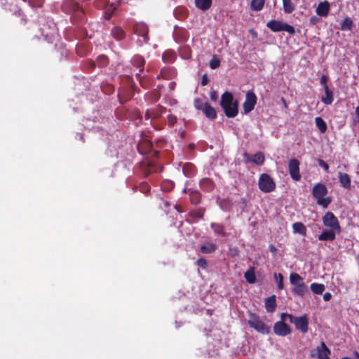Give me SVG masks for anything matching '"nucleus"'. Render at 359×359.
Instances as JSON below:
<instances>
[{"instance_id":"f03ea898","label":"nucleus","mask_w":359,"mask_h":359,"mask_svg":"<svg viewBox=\"0 0 359 359\" xmlns=\"http://www.w3.org/2000/svg\"><path fill=\"white\" fill-rule=\"evenodd\" d=\"M62 11L69 15H74L79 20L85 18V13L83 8L74 0H64L61 4Z\"/></svg>"},{"instance_id":"3c124183","label":"nucleus","mask_w":359,"mask_h":359,"mask_svg":"<svg viewBox=\"0 0 359 359\" xmlns=\"http://www.w3.org/2000/svg\"><path fill=\"white\" fill-rule=\"evenodd\" d=\"M138 189L141 192L147 194L150 191L151 187L147 182H142L140 184Z\"/></svg>"},{"instance_id":"7c9ffc66","label":"nucleus","mask_w":359,"mask_h":359,"mask_svg":"<svg viewBox=\"0 0 359 359\" xmlns=\"http://www.w3.org/2000/svg\"><path fill=\"white\" fill-rule=\"evenodd\" d=\"M210 226L215 234L222 236L223 237L227 236V233L224 231V226L223 224L212 222L211 223Z\"/></svg>"},{"instance_id":"9b49d317","label":"nucleus","mask_w":359,"mask_h":359,"mask_svg":"<svg viewBox=\"0 0 359 359\" xmlns=\"http://www.w3.org/2000/svg\"><path fill=\"white\" fill-rule=\"evenodd\" d=\"M257 100V96L253 91H248L246 93L245 100L243 105L244 114H248L254 109Z\"/></svg>"},{"instance_id":"a211bd4d","label":"nucleus","mask_w":359,"mask_h":359,"mask_svg":"<svg viewBox=\"0 0 359 359\" xmlns=\"http://www.w3.org/2000/svg\"><path fill=\"white\" fill-rule=\"evenodd\" d=\"M111 36L116 41H120L126 38V32L121 26H115L111 29Z\"/></svg>"},{"instance_id":"c85d7f7f","label":"nucleus","mask_w":359,"mask_h":359,"mask_svg":"<svg viewBox=\"0 0 359 359\" xmlns=\"http://www.w3.org/2000/svg\"><path fill=\"white\" fill-rule=\"evenodd\" d=\"M308 292H309L308 287L304 283L298 284V285H296V287H294L292 290V293L294 295L299 296V297H302V296L305 295L306 293H308Z\"/></svg>"},{"instance_id":"4c0bfd02","label":"nucleus","mask_w":359,"mask_h":359,"mask_svg":"<svg viewBox=\"0 0 359 359\" xmlns=\"http://www.w3.org/2000/svg\"><path fill=\"white\" fill-rule=\"evenodd\" d=\"M265 161V156L262 151H258L255 154L253 155L252 162L257 165H262L264 164Z\"/></svg>"},{"instance_id":"f3484780","label":"nucleus","mask_w":359,"mask_h":359,"mask_svg":"<svg viewBox=\"0 0 359 359\" xmlns=\"http://www.w3.org/2000/svg\"><path fill=\"white\" fill-rule=\"evenodd\" d=\"M222 109L226 117L233 118L236 116L238 113V102L237 100H235L232 105H227L222 107Z\"/></svg>"},{"instance_id":"6e6552de","label":"nucleus","mask_w":359,"mask_h":359,"mask_svg":"<svg viewBox=\"0 0 359 359\" xmlns=\"http://www.w3.org/2000/svg\"><path fill=\"white\" fill-rule=\"evenodd\" d=\"M289 321L294 324L296 329L300 330L302 333L305 334L308 332L309 319L306 315L299 317L289 316Z\"/></svg>"},{"instance_id":"680f3d73","label":"nucleus","mask_w":359,"mask_h":359,"mask_svg":"<svg viewBox=\"0 0 359 359\" xmlns=\"http://www.w3.org/2000/svg\"><path fill=\"white\" fill-rule=\"evenodd\" d=\"M327 81H328L327 76L325 74H323L320 77V83L323 86L324 88H325V86H328L327 85Z\"/></svg>"},{"instance_id":"2f4dec72","label":"nucleus","mask_w":359,"mask_h":359,"mask_svg":"<svg viewBox=\"0 0 359 359\" xmlns=\"http://www.w3.org/2000/svg\"><path fill=\"white\" fill-rule=\"evenodd\" d=\"M324 90H325V96L322 97L321 101L325 104H327V105L331 104L334 100L333 93L329 88L328 86H325V88H324Z\"/></svg>"},{"instance_id":"f257e3e1","label":"nucleus","mask_w":359,"mask_h":359,"mask_svg":"<svg viewBox=\"0 0 359 359\" xmlns=\"http://www.w3.org/2000/svg\"><path fill=\"white\" fill-rule=\"evenodd\" d=\"M40 30L45 39L53 43L57 36V29L53 20L49 18H43Z\"/></svg>"},{"instance_id":"473e14b6","label":"nucleus","mask_w":359,"mask_h":359,"mask_svg":"<svg viewBox=\"0 0 359 359\" xmlns=\"http://www.w3.org/2000/svg\"><path fill=\"white\" fill-rule=\"evenodd\" d=\"M196 6L202 11H206L211 7L212 0H195Z\"/></svg>"},{"instance_id":"7ed1b4c3","label":"nucleus","mask_w":359,"mask_h":359,"mask_svg":"<svg viewBox=\"0 0 359 359\" xmlns=\"http://www.w3.org/2000/svg\"><path fill=\"white\" fill-rule=\"evenodd\" d=\"M327 194L326 186L322 183L316 184L312 190V195L316 199L317 203L324 208H327L332 202L330 197L325 198Z\"/></svg>"},{"instance_id":"13d9d810","label":"nucleus","mask_w":359,"mask_h":359,"mask_svg":"<svg viewBox=\"0 0 359 359\" xmlns=\"http://www.w3.org/2000/svg\"><path fill=\"white\" fill-rule=\"evenodd\" d=\"M196 264L201 269H205L208 267V262L205 258H199L196 261Z\"/></svg>"},{"instance_id":"393cba45","label":"nucleus","mask_w":359,"mask_h":359,"mask_svg":"<svg viewBox=\"0 0 359 359\" xmlns=\"http://www.w3.org/2000/svg\"><path fill=\"white\" fill-rule=\"evenodd\" d=\"M233 103V97L231 93L226 91L222 95L220 101L222 108L227 105H232Z\"/></svg>"},{"instance_id":"603ef678","label":"nucleus","mask_w":359,"mask_h":359,"mask_svg":"<svg viewBox=\"0 0 359 359\" xmlns=\"http://www.w3.org/2000/svg\"><path fill=\"white\" fill-rule=\"evenodd\" d=\"M220 66V60L216 57L215 55L211 59L210 62V67L212 69H215Z\"/></svg>"},{"instance_id":"e2e57ef3","label":"nucleus","mask_w":359,"mask_h":359,"mask_svg":"<svg viewBox=\"0 0 359 359\" xmlns=\"http://www.w3.org/2000/svg\"><path fill=\"white\" fill-rule=\"evenodd\" d=\"M243 156L244 161H245L246 163H248L252 162V158H253V156H251L248 153L245 152V153L243 154Z\"/></svg>"},{"instance_id":"a878e982","label":"nucleus","mask_w":359,"mask_h":359,"mask_svg":"<svg viewBox=\"0 0 359 359\" xmlns=\"http://www.w3.org/2000/svg\"><path fill=\"white\" fill-rule=\"evenodd\" d=\"M205 116L209 119L213 120L217 117V111L208 102H205V107L203 110Z\"/></svg>"},{"instance_id":"49530a36","label":"nucleus","mask_w":359,"mask_h":359,"mask_svg":"<svg viewBox=\"0 0 359 359\" xmlns=\"http://www.w3.org/2000/svg\"><path fill=\"white\" fill-rule=\"evenodd\" d=\"M14 15L20 18V25H26V23H27V17L23 13L22 9L17 8L16 10H15L14 11Z\"/></svg>"},{"instance_id":"dca6fc26","label":"nucleus","mask_w":359,"mask_h":359,"mask_svg":"<svg viewBox=\"0 0 359 359\" xmlns=\"http://www.w3.org/2000/svg\"><path fill=\"white\" fill-rule=\"evenodd\" d=\"M153 144L150 140H143L137 145V149L140 154L142 155L152 152Z\"/></svg>"},{"instance_id":"b1692460","label":"nucleus","mask_w":359,"mask_h":359,"mask_svg":"<svg viewBox=\"0 0 359 359\" xmlns=\"http://www.w3.org/2000/svg\"><path fill=\"white\" fill-rule=\"evenodd\" d=\"M337 231L332 230L325 231L318 236V240L321 241H333L336 238Z\"/></svg>"},{"instance_id":"aec40b11","label":"nucleus","mask_w":359,"mask_h":359,"mask_svg":"<svg viewBox=\"0 0 359 359\" xmlns=\"http://www.w3.org/2000/svg\"><path fill=\"white\" fill-rule=\"evenodd\" d=\"M200 187L205 192H210L215 189L213 180L208 177L203 178L199 183Z\"/></svg>"},{"instance_id":"bb28decb","label":"nucleus","mask_w":359,"mask_h":359,"mask_svg":"<svg viewBox=\"0 0 359 359\" xmlns=\"http://www.w3.org/2000/svg\"><path fill=\"white\" fill-rule=\"evenodd\" d=\"M177 58L176 53L172 50H167L162 55V60L165 63H172Z\"/></svg>"},{"instance_id":"412c9836","label":"nucleus","mask_w":359,"mask_h":359,"mask_svg":"<svg viewBox=\"0 0 359 359\" xmlns=\"http://www.w3.org/2000/svg\"><path fill=\"white\" fill-rule=\"evenodd\" d=\"M330 10V6L328 1H325L323 2H320L316 9V13L320 16H327L329 13V11Z\"/></svg>"},{"instance_id":"e433bc0d","label":"nucleus","mask_w":359,"mask_h":359,"mask_svg":"<svg viewBox=\"0 0 359 359\" xmlns=\"http://www.w3.org/2000/svg\"><path fill=\"white\" fill-rule=\"evenodd\" d=\"M265 0H252L250 8L254 11H261L264 6Z\"/></svg>"},{"instance_id":"ddd939ff","label":"nucleus","mask_w":359,"mask_h":359,"mask_svg":"<svg viewBox=\"0 0 359 359\" xmlns=\"http://www.w3.org/2000/svg\"><path fill=\"white\" fill-rule=\"evenodd\" d=\"M273 332L278 336L285 337L291 333V328L285 322L278 321L273 325Z\"/></svg>"},{"instance_id":"c9c22d12","label":"nucleus","mask_w":359,"mask_h":359,"mask_svg":"<svg viewBox=\"0 0 359 359\" xmlns=\"http://www.w3.org/2000/svg\"><path fill=\"white\" fill-rule=\"evenodd\" d=\"M302 280V277L297 273H292L290 275V282L294 286V287H295L296 285H298V284L304 283Z\"/></svg>"},{"instance_id":"c756f323","label":"nucleus","mask_w":359,"mask_h":359,"mask_svg":"<svg viewBox=\"0 0 359 359\" xmlns=\"http://www.w3.org/2000/svg\"><path fill=\"white\" fill-rule=\"evenodd\" d=\"M217 246L215 244L206 242L204 245H202L200 248V251L203 254H211L215 252Z\"/></svg>"},{"instance_id":"f704fd0d","label":"nucleus","mask_w":359,"mask_h":359,"mask_svg":"<svg viewBox=\"0 0 359 359\" xmlns=\"http://www.w3.org/2000/svg\"><path fill=\"white\" fill-rule=\"evenodd\" d=\"M315 123L321 133H325L327 129L325 121L320 116L315 118Z\"/></svg>"},{"instance_id":"a19ab883","label":"nucleus","mask_w":359,"mask_h":359,"mask_svg":"<svg viewBox=\"0 0 359 359\" xmlns=\"http://www.w3.org/2000/svg\"><path fill=\"white\" fill-rule=\"evenodd\" d=\"M353 27V21L349 18H346L341 23V29L342 31H350Z\"/></svg>"},{"instance_id":"8fccbe9b","label":"nucleus","mask_w":359,"mask_h":359,"mask_svg":"<svg viewBox=\"0 0 359 359\" xmlns=\"http://www.w3.org/2000/svg\"><path fill=\"white\" fill-rule=\"evenodd\" d=\"M93 4L96 8L102 9L107 8L109 0H95Z\"/></svg>"},{"instance_id":"a18cd8bd","label":"nucleus","mask_w":359,"mask_h":359,"mask_svg":"<svg viewBox=\"0 0 359 359\" xmlns=\"http://www.w3.org/2000/svg\"><path fill=\"white\" fill-rule=\"evenodd\" d=\"M201 200V195L198 191H193L190 193V201L193 204L199 203Z\"/></svg>"},{"instance_id":"cd10ccee","label":"nucleus","mask_w":359,"mask_h":359,"mask_svg":"<svg viewBox=\"0 0 359 359\" xmlns=\"http://www.w3.org/2000/svg\"><path fill=\"white\" fill-rule=\"evenodd\" d=\"M137 79H138L140 85L144 89H148L151 86V78L149 76H141L140 73L135 74Z\"/></svg>"},{"instance_id":"f8f14e48","label":"nucleus","mask_w":359,"mask_h":359,"mask_svg":"<svg viewBox=\"0 0 359 359\" xmlns=\"http://www.w3.org/2000/svg\"><path fill=\"white\" fill-rule=\"evenodd\" d=\"M299 161L296 158H292L288 163V172L292 179L299 181L301 179L299 173Z\"/></svg>"},{"instance_id":"052dcab7","label":"nucleus","mask_w":359,"mask_h":359,"mask_svg":"<svg viewBox=\"0 0 359 359\" xmlns=\"http://www.w3.org/2000/svg\"><path fill=\"white\" fill-rule=\"evenodd\" d=\"M318 163L319 166H320L322 168H323V170L325 172H328V170H329V165H328V164L325 161H324L322 159H318Z\"/></svg>"},{"instance_id":"423d86ee","label":"nucleus","mask_w":359,"mask_h":359,"mask_svg":"<svg viewBox=\"0 0 359 359\" xmlns=\"http://www.w3.org/2000/svg\"><path fill=\"white\" fill-rule=\"evenodd\" d=\"M266 26L268 28H269L271 31L274 32L285 31L291 34L295 32L293 26L278 20H270L267 22Z\"/></svg>"},{"instance_id":"39448f33","label":"nucleus","mask_w":359,"mask_h":359,"mask_svg":"<svg viewBox=\"0 0 359 359\" xmlns=\"http://www.w3.org/2000/svg\"><path fill=\"white\" fill-rule=\"evenodd\" d=\"M259 189L264 193H271L276 189V183L267 173L260 175L258 180Z\"/></svg>"},{"instance_id":"20e7f679","label":"nucleus","mask_w":359,"mask_h":359,"mask_svg":"<svg viewBox=\"0 0 359 359\" xmlns=\"http://www.w3.org/2000/svg\"><path fill=\"white\" fill-rule=\"evenodd\" d=\"M248 323L250 327L254 328L257 332L263 334L269 333V327L264 323L259 316L255 313H250L249 314V320Z\"/></svg>"},{"instance_id":"6ab92c4d","label":"nucleus","mask_w":359,"mask_h":359,"mask_svg":"<svg viewBox=\"0 0 359 359\" xmlns=\"http://www.w3.org/2000/svg\"><path fill=\"white\" fill-rule=\"evenodd\" d=\"M146 61L144 58L140 55H135L131 59V64L133 67L139 68V72L140 74L144 69Z\"/></svg>"},{"instance_id":"774afa93","label":"nucleus","mask_w":359,"mask_h":359,"mask_svg":"<svg viewBox=\"0 0 359 359\" xmlns=\"http://www.w3.org/2000/svg\"><path fill=\"white\" fill-rule=\"evenodd\" d=\"M332 298V294L330 293V292H325L324 294H323V299L325 301V302H328Z\"/></svg>"},{"instance_id":"c03bdc74","label":"nucleus","mask_w":359,"mask_h":359,"mask_svg":"<svg viewBox=\"0 0 359 359\" xmlns=\"http://www.w3.org/2000/svg\"><path fill=\"white\" fill-rule=\"evenodd\" d=\"M116 10V6L114 2H112L109 7L107 8L106 11L104 12V18L107 20L110 19L113 15L114 11Z\"/></svg>"},{"instance_id":"5701e85b","label":"nucleus","mask_w":359,"mask_h":359,"mask_svg":"<svg viewBox=\"0 0 359 359\" xmlns=\"http://www.w3.org/2000/svg\"><path fill=\"white\" fill-rule=\"evenodd\" d=\"M264 304L265 309L267 312L273 313V311H275L277 306L276 295L273 294L269 297L266 298L264 301Z\"/></svg>"},{"instance_id":"58836bf2","label":"nucleus","mask_w":359,"mask_h":359,"mask_svg":"<svg viewBox=\"0 0 359 359\" xmlns=\"http://www.w3.org/2000/svg\"><path fill=\"white\" fill-rule=\"evenodd\" d=\"M311 291L316 294H321L325 290V285L321 283H313L311 285Z\"/></svg>"},{"instance_id":"09e8293b","label":"nucleus","mask_w":359,"mask_h":359,"mask_svg":"<svg viewBox=\"0 0 359 359\" xmlns=\"http://www.w3.org/2000/svg\"><path fill=\"white\" fill-rule=\"evenodd\" d=\"M97 62L100 67H104L108 64L109 60L106 55H100L97 57Z\"/></svg>"},{"instance_id":"5fc2aeb1","label":"nucleus","mask_w":359,"mask_h":359,"mask_svg":"<svg viewBox=\"0 0 359 359\" xmlns=\"http://www.w3.org/2000/svg\"><path fill=\"white\" fill-rule=\"evenodd\" d=\"M194 107L196 109L203 111L205 107V103L200 98H196L194 100Z\"/></svg>"},{"instance_id":"72a5a7b5","label":"nucleus","mask_w":359,"mask_h":359,"mask_svg":"<svg viewBox=\"0 0 359 359\" xmlns=\"http://www.w3.org/2000/svg\"><path fill=\"white\" fill-rule=\"evenodd\" d=\"M244 277L248 283L253 284L256 281V276L253 268L248 269L245 273Z\"/></svg>"},{"instance_id":"4be33fe9","label":"nucleus","mask_w":359,"mask_h":359,"mask_svg":"<svg viewBox=\"0 0 359 359\" xmlns=\"http://www.w3.org/2000/svg\"><path fill=\"white\" fill-rule=\"evenodd\" d=\"M338 178L341 186L346 189H351V177L347 173L338 172Z\"/></svg>"},{"instance_id":"1a4fd4ad","label":"nucleus","mask_w":359,"mask_h":359,"mask_svg":"<svg viewBox=\"0 0 359 359\" xmlns=\"http://www.w3.org/2000/svg\"><path fill=\"white\" fill-rule=\"evenodd\" d=\"M133 32L134 34L142 37L144 43H149V27L146 23L143 22L135 23L133 26Z\"/></svg>"},{"instance_id":"4d7b16f0","label":"nucleus","mask_w":359,"mask_h":359,"mask_svg":"<svg viewBox=\"0 0 359 359\" xmlns=\"http://www.w3.org/2000/svg\"><path fill=\"white\" fill-rule=\"evenodd\" d=\"M31 7H41L43 3V0H27Z\"/></svg>"},{"instance_id":"9d476101","label":"nucleus","mask_w":359,"mask_h":359,"mask_svg":"<svg viewBox=\"0 0 359 359\" xmlns=\"http://www.w3.org/2000/svg\"><path fill=\"white\" fill-rule=\"evenodd\" d=\"M330 350L327 348L325 343L322 341L316 349L311 350V357L317 358L318 359H330Z\"/></svg>"},{"instance_id":"0e129e2a","label":"nucleus","mask_w":359,"mask_h":359,"mask_svg":"<svg viewBox=\"0 0 359 359\" xmlns=\"http://www.w3.org/2000/svg\"><path fill=\"white\" fill-rule=\"evenodd\" d=\"M318 21H319L318 18L315 15L311 17L309 19V22L311 25H316L318 22Z\"/></svg>"},{"instance_id":"864d4df0","label":"nucleus","mask_w":359,"mask_h":359,"mask_svg":"<svg viewBox=\"0 0 359 359\" xmlns=\"http://www.w3.org/2000/svg\"><path fill=\"white\" fill-rule=\"evenodd\" d=\"M177 121V118L175 115L169 114L167 116L168 125L170 127L173 126Z\"/></svg>"},{"instance_id":"6e6d98bb","label":"nucleus","mask_w":359,"mask_h":359,"mask_svg":"<svg viewBox=\"0 0 359 359\" xmlns=\"http://www.w3.org/2000/svg\"><path fill=\"white\" fill-rule=\"evenodd\" d=\"M194 169V165L191 163H186L183 166V171L186 175H189L192 172Z\"/></svg>"},{"instance_id":"37998d69","label":"nucleus","mask_w":359,"mask_h":359,"mask_svg":"<svg viewBox=\"0 0 359 359\" xmlns=\"http://www.w3.org/2000/svg\"><path fill=\"white\" fill-rule=\"evenodd\" d=\"M205 210L203 208H198L196 210L191 211L189 213L190 217L194 219H202L204 216Z\"/></svg>"},{"instance_id":"69168bd1","label":"nucleus","mask_w":359,"mask_h":359,"mask_svg":"<svg viewBox=\"0 0 359 359\" xmlns=\"http://www.w3.org/2000/svg\"><path fill=\"white\" fill-rule=\"evenodd\" d=\"M208 76L207 74H204L202 77V79H201V85L203 86H205L208 84Z\"/></svg>"},{"instance_id":"79ce46f5","label":"nucleus","mask_w":359,"mask_h":359,"mask_svg":"<svg viewBox=\"0 0 359 359\" xmlns=\"http://www.w3.org/2000/svg\"><path fill=\"white\" fill-rule=\"evenodd\" d=\"M283 9L285 13H291L294 10V6L291 0H283Z\"/></svg>"},{"instance_id":"338daca9","label":"nucleus","mask_w":359,"mask_h":359,"mask_svg":"<svg viewBox=\"0 0 359 359\" xmlns=\"http://www.w3.org/2000/svg\"><path fill=\"white\" fill-rule=\"evenodd\" d=\"M269 249L270 252L273 254V255H276L277 248L274 245H272V244L269 245Z\"/></svg>"},{"instance_id":"0eeeda50","label":"nucleus","mask_w":359,"mask_h":359,"mask_svg":"<svg viewBox=\"0 0 359 359\" xmlns=\"http://www.w3.org/2000/svg\"><path fill=\"white\" fill-rule=\"evenodd\" d=\"M323 224L330 230L341 232V226L337 217L332 212H327L323 217Z\"/></svg>"},{"instance_id":"4468645a","label":"nucleus","mask_w":359,"mask_h":359,"mask_svg":"<svg viewBox=\"0 0 359 359\" xmlns=\"http://www.w3.org/2000/svg\"><path fill=\"white\" fill-rule=\"evenodd\" d=\"M141 166L144 173L147 176L152 172H161L163 170L162 166L158 165L154 162L151 161L142 162Z\"/></svg>"},{"instance_id":"de8ad7c7","label":"nucleus","mask_w":359,"mask_h":359,"mask_svg":"<svg viewBox=\"0 0 359 359\" xmlns=\"http://www.w3.org/2000/svg\"><path fill=\"white\" fill-rule=\"evenodd\" d=\"M274 278L276 279V283H277V289L278 290H283V276L281 273H274Z\"/></svg>"},{"instance_id":"2eb2a0df","label":"nucleus","mask_w":359,"mask_h":359,"mask_svg":"<svg viewBox=\"0 0 359 359\" xmlns=\"http://www.w3.org/2000/svg\"><path fill=\"white\" fill-rule=\"evenodd\" d=\"M165 107L158 105L156 109H147L145 112L147 119H156L161 116L165 111Z\"/></svg>"},{"instance_id":"bf43d9fd","label":"nucleus","mask_w":359,"mask_h":359,"mask_svg":"<svg viewBox=\"0 0 359 359\" xmlns=\"http://www.w3.org/2000/svg\"><path fill=\"white\" fill-rule=\"evenodd\" d=\"M172 70V68H163L160 73L157 75V78L158 79H160V78H163V79H168V78L166 76V73L168 71H171Z\"/></svg>"},{"instance_id":"ea45409f","label":"nucleus","mask_w":359,"mask_h":359,"mask_svg":"<svg viewBox=\"0 0 359 359\" xmlns=\"http://www.w3.org/2000/svg\"><path fill=\"white\" fill-rule=\"evenodd\" d=\"M292 229L294 232L305 235L306 232V228L304 224L302 222H295L292 224Z\"/></svg>"}]
</instances>
